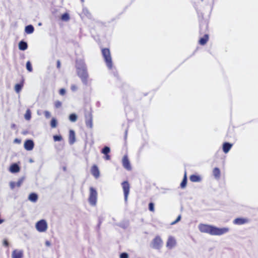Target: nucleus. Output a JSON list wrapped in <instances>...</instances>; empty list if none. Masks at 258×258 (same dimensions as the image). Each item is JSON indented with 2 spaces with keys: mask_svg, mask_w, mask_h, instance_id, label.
Returning a JSON list of instances; mask_svg holds the SVG:
<instances>
[{
  "mask_svg": "<svg viewBox=\"0 0 258 258\" xmlns=\"http://www.w3.org/2000/svg\"><path fill=\"white\" fill-rule=\"evenodd\" d=\"M199 229L202 233H208L211 235H221L229 231V228L228 227L218 228L204 224H200L199 225Z\"/></svg>",
  "mask_w": 258,
  "mask_h": 258,
  "instance_id": "1",
  "label": "nucleus"
},
{
  "mask_svg": "<svg viewBox=\"0 0 258 258\" xmlns=\"http://www.w3.org/2000/svg\"><path fill=\"white\" fill-rule=\"evenodd\" d=\"M76 68L77 74L80 78L82 83L84 85H87L88 83V74L87 67L84 61L81 59L77 60L76 61Z\"/></svg>",
  "mask_w": 258,
  "mask_h": 258,
  "instance_id": "2",
  "label": "nucleus"
},
{
  "mask_svg": "<svg viewBox=\"0 0 258 258\" xmlns=\"http://www.w3.org/2000/svg\"><path fill=\"white\" fill-rule=\"evenodd\" d=\"M102 53L107 66L109 69H111L112 67V62L109 49H102Z\"/></svg>",
  "mask_w": 258,
  "mask_h": 258,
  "instance_id": "3",
  "label": "nucleus"
},
{
  "mask_svg": "<svg viewBox=\"0 0 258 258\" xmlns=\"http://www.w3.org/2000/svg\"><path fill=\"white\" fill-rule=\"evenodd\" d=\"M163 243V240L161 237L159 235H157L152 240L151 244L153 248L160 249L162 247Z\"/></svg>",
  "mask_w": 258,
  "mask_h": 258,
  "instance_id": "4",
  "label": "nucleus"
},
{
  "mask_svg": "<svg viewBox=\"0 0 258 258\" xmlns=\"http://www.w3.org/2000/svg\"><path fill=\"white\" fill-rule=\"evenodd\" d=\"M97 199V192L93 187L90 188V194L89 197V202L91 205H96Z\"/></svg>",
  "mask_w": 258,
  "mask_h": 258,
  "instance_id": "5",
  "label": "nucleus"
},
{
  "mask_svg": "<svg viewBox=\"0 0 258 258\" xmlns=\"http://www.w3.org/2000/svg\"><path fill=\"white\" fill-rule=\"evenodd\" d=\"M47 228V224L45 220H41L36 223V228L39 232H45Z\"/></svg>",
  "mask_w": 258,
  "mask_h": 258,
  "instance_id": "6",
  "label": "nucleus"
},
{
  "mask_svg": "<svg viewBox=\"0 0 258 258\" xmlns=\"http://www.w3.org/2000/svg\"><path fill=\"white\" fill-rule=\"evenodd\" d=\"M121 186L123 191L124 201L126 202L130 193V185L127 181H124L121 183Z\"/></svg>",
  "mask_w": 258,
  "mask_h": 258,
  "instance_id": "7",
  "label": "nucleus"
},
{
  "mask_svg": "<svg viewBox=\"0 0 258 258\" xmlns=\"http://www.w3.org/2000/svg\"><path fill=\"white\" fill-rule=\"evenodd\" d=\"M122 164L123 167L127 170L130 171L132 170V166L127 155L123 156L122 160Z\"/></svg>",
  "mask_w": 258,
  "mask_h": 258,
  "instance_id": "8",
  "label": "nucleus"
},
{
  "mask_svg": "<svg viewBox=\"0 0 258 258\" xmlns=\"http://www.w3.org/2000/svg\"><path fill=\"white\" fill-rule=\"evenodd\" d=\"M85 123L88 127L92 128L93 126L92 115L90 112H87L85 114Z\"/></svg>",
  "mask_w": 258,
  "mask_h": 258,
  "instance_id": "9",
  "label": "nucleus"
},
{
  "mask_svg": "<svg viewBox=\"0 0 258 258\" xmlns=\"http://www.w3.org/2000/svg\"><path fill=\"white\" fill-rule=\"evenodd\" d=\"M176 244L175 238L172 236H169L166 242V247L169 249H171L175 246Z\"/></svg>",
  "mask_w": 258,
  "mask_h": 258,
  "instance_id": "10",
  "label": "nucleus"
},
{
  "mask_svg": "<svg viewBox=\"0 0 258 258\" xmlns=\"http://www.w3.org/2000/svg\"><path fill=\"white\" fill-rule=\"evenodd\" d=\"M248 220L244 218H237L234 220L233 223L235 225H242L248 223Z\"/></svg>",
  "mask_w": 258,
  "mask_h": 258,
  "instance_id": "11",
  "label": "nucleus"
},
{
  "mask_svg": "<svg viewBox=\"0 0 258 258\" xmlns=\"http://www.w3.org/2000/svg\"><path fill=\"white\" fill-rule=\"evenodd\" d=\"M23 256V252L21 250L15 249L12 251V258H22Z\"/></svg>",
  "mask_w": 258,
  "mask_h": 258,
  "instance_id": "12",
  "label": "nucleus"
},
{
  "mask_svg": "<svg viewBox=\"0 0 258 258\" xmlns=\"http://www.w3.org/2000/svg\"><path fill=\"white\" fill-rule=\"evenodd\" d=\"M76 141L75 133L73 130H71L69 132V144L72 145Z\"/></svg>",
  "mask_w": 258,
  "mask_h": 258,
  "instance_id": "13",
  "label": "nucleus"
},
{
  "mask_svg": "<svg viewBox=\"0 0 258 258\" xmlns=\"http://www.w3.org/2000/svg\"><path fill=\"white\" fill-rule=\"evenodd\" d=\"M91 173L95 177L98 178L99 176L100 172L98 167L96 165L92 166L91 169Z\"/></svg>",
  "mask_w": 258,
  "mask_h": 258,
  "instance_id": "14",
  "label": "nucleus"
},
{
  "mask_svg": "<svg viewBox=\"0 0 258 258\" xmlns=\"http://www.w3.org/2000/svg\"><path fill=\"white\" fill-rule=\"evenodd\" d=\"M110 148L108 146H105V147L102 149V153H103L105 156V159L108 160L110 159V156L108 155L110 152Z\"/></svg>",
  "mask_w": 258,
  "mask_h": 258,
  "instance_id": "15",
  "label": "nucleus"
},
{
  "mask_svg": "<svg viewBox=\"0 0 258 258\" xmlns=\"http://www.w3.org/2000/svg\"><path fill=\"white\" fill-rule=\"evenodd\" d=\"M189 179L191 182H200L202 180L201 176L197 174H192L189 176Z\"/></svg>",
  "mask_w": 258,
  "mask_h": 258,
  "instance_id": "16",
  "label": "nucleus"
},
{
  "mask_svg": "<svg viewBox=\"0 0 258 258\" xmlns=\"http://www.w3.org/2000/svg\"><path fill=\"white\" fill-rule=\"evenodd\" d=\"M10 171L12 173H17L20 171V167L18 165L14 163L10 166Z\"/></svg>",
  "mask_w": 258,
  "mask_h": 258,
  "instance_id": "17",
  "label": "nucleus"
},
{
  "mask_svg": "<svg viewBox=\"0 0 258 258\" xmlns=\"http://www.w3.org/2000/svg\"><path fill=\"white\" fill-rule=\"evenodd\" d=\"M28 45L27 43L24 41H21L19 43V48L21 50H25L27 49Z\"/></svg>",
  "mask_w": 258,
  "mask_h": 258,
  "instance_id": "18",
  "label": "nucleus"
},
{
  "mask_svg": "<svg viewBox=\"0 0 258 258\" xmlns=\"http://www.w3.org/2000/svg\"><path fill=\"white\" fill-rule=\"evenodd\" d=\"M209 39V36L208 34H205L204 37L201 38L199 40V43L201 45H205L207 42L208 41Z\"/></svg>",
  "mask_w": 258,
  "mask_h": 258,
  "instance_id": "19",
  "label": "nucleus"
},
{
  "mask_svg": "<svg viewBox=\"0 0 258 258\" xmlns=\"http://www.w3.org/2000/svg\"><path fill=\"white\" fill-rule=\"evenodd\" d=\"M34 29L32 25H29L25 27V31L27 34H31L34 32Z\"/></svg>",
  "mask_w": 258,
  "mask_h": 258,
  "instance_id": "20",
  "label": "nucleus"
},
{
  "mask_svg": "<svg viewBox=\"0 0 258 258\" xmlns=\"http://www.w3.org/2000/svg\"><path fill=\"white\" fill-rule=\"evenodd\" d=\"M220 170L218 168L215 167L214 168L213 173L216 178H219L220 176Z\"/></svg>",
  "mask_w": 258,
  "mask_h": 258,
  "instance_id": "21",
  "label": "nucleus"
},
{
  "mask_svg": "<svg viewBox=\"0 0 258 258\" xmlns=\"http://www.w3.org/2000/svg\"><path fill=\"white\" fill-rule=\"evenodd\" d=\"M187 183V176H186V172H185L183 178L182 179V182L180 183V187L182 188H184L186 187Z\"/></svg>",
  "mask_w": 258,
  "mask_h": 258,
  "instance_id": "22",
  "label": "nucleus"
},
{
  "mask_svg": "<svg viewBox=\"0 0 258 258\" xmlns=\"http://www.w3.org/2000/svg\"><path fill=\"white\" fill-rule=\"evenodd\" d=\"M29 199L33 202H35L38 199V196L36 194L31 193L29 196Z\"/></svg>",
  "mask_w": 258,
  "mask_h": 258,
  "instance_id": "23",
  "label": "nucleus"
},
{
  "mask_svg": "<svg viewBox=\"0 0 258 258\" xmlns=\"http://www.w3.org/2000/svg\"><path fill=\"white\" fill-rule=\"evenodd\" d=\"M25 119L27 120H29L31 117V112L29 109H28L24 115Z\"/></svg>",
  "mask_w": 258,
  "mask_h": 258,
  "instance_id": "24",
  "label": "nucleus"
},
{
  "mask_svg": "<svg viewBox=\"0 0 258 258\" xmlns=\"http://www.w3.org/2000/svg\"><path fill=\"white\" fill-rule=\"evenodd\" d=\"M23 86V83L16 84V85L15 86V91L17 93H19L21 91Z\"/></svg>",
  "mask_w": 258,
  "mask_h": 258,
  "instance_id": "25",
  "label": "nucleus"
},
{
  "mask_svg": "<svg viewBox=\"0 0 258 258\" xmlns=\"http://www.w3.org/2000/svg\"><path fill=\"white\" fill-rule=\"evenodd\" d=\"M69 119L72 122H75L77 119V115L75 113H72L70 115Z\"/></svg>",
  "mask_w": 258,
  "mask_h": 258,
  "instance_id": "26",
  "label": "nucleus"
},
{
  "mask_svg": "<svg viewBox=\"0 0 258 258\" xmlns=\"http://www.w3.org/2000/svg\"><path fill=\"white\" fill-rule=\"evenodd\" d=\"M57 120L55 118H52L50 122V126L52 128H55L57 126Z\"/></svg>",
  "mask_w": 258,
  "mask_h": 258,
  "instance_id": "27",
  "label": "nucleus"
},
{
  "mask_svg": "<svg viewBox=\"0 0 258 258\" xmlns=\"http://www.w3.org/2000/svg\"><path fill=\"white\" fill-rule=\"evenodd\" d=\"M61 19L63 21H68L70 20V16L68 13H64L61 16Z\"/></svg>",
  "mask_w": 258,
  "mask_h": 258,
  "instance_id": "28",
  "label": "nucleus"
},
{
  "mask_svg": "<svg viewBox=\"0 0 258 258\" xmlns=\"http://www.w3.org/2000/svg\"><path fill=\"white\" fill-rule=\"evenodd\" d=\"M53 138L55 142L60 141L62 140V138L60 135H54L53 136Z\"/></svg>",
  "mask_w": 258,
  "mask_h": 258,
  "instance_id": "29",
  "label": "nucleus"
},
{
  "mask_svg": "<svg viewBox=\"0 0 258 258\" xmlns=\"http://www.w3.org/2000/svg\"><path fill=\"white\" fill-rule=\"evenodd\" d=\"M26 69L30 72L32 71V67L29 61H28L26 63Z\"/></svg>",
  "mask_w": 258,
  "mask_h": 258,
  "instance_id": "30",
  "label": "nucleus"
},
{
  "mask_svg": "<svg viewBox=\"0 0 258 258\" xmlns=\"http://www.w3.org/2000/svg\"><path fill=\"white\" fill-rule=\"evenodd\" d=\"M24 145H34V143L31 140H27L25 141Z\"/></svg>",
  "mask_w": 258,
  "mask_h": 258,
  "instance_id": "31",
  "label": "nucleus"
},
{
  "mask_svg": "<svg viewBox=\"0 0 258 258\" xmlns=\"http://www.w3.org/2000/svg\"><path fill=\"white\" fill-rule=\"evenodd\" d=\"M232 146H223V150L225 153H227L230 150Z\"/></svg>",
  "mask_w": 258,
  "mask_h": 258,
  "instance_id": "32",
  "label": "nucleus"
},
{
  "mask_svg": "<svg viewBox=\"0 0 258 258\" xmlns=\"http://www.w3.org/2000/svg\"><path fill=\"white\" fill-rule=\"evenodd\" d=\"M149 209L151 212L154 211V205L153 203H150L149 204Z\"/></svg>",
  "mask_w": 258,
  "mask_h": 258,
  "instance_id": "33",
  "label": "nucleus"
},
{
  "mask_svg": "<svg viewBox=\"0 0 258 258\" xmlns=\"http://www.w3.org/2000/svg\"><path fill=\"white\" fill-rule=\"evenodd\" d=\"M44 114L46 118H49L51 116V114L48 111L45 110L44 111Z\"/></svg>",
  "mask_w": 258,
  "mask_h": 258,
  "instance_id": "34",
  "label": "nucleus"
},
{
  "mask_svg": "<svg viewBox=\"0 0 258 258\" xmlns=\"http://www.w3.org/2000/svg\"><path fill=\"white\" fill-rule=\"evenodd\" d=\"M61 102L59 101H56L55 102L54 105L56 108H58L61 106Z\"/></svg>",
  "mask_w": 258,
  "mask_h": 258,
  "instance_id": "35",
  "label": "nucleus"
},
{
  "mask_svg": "<svg viewBox=\"0 0 258 258\" xmlns=\"http://www.w3.org/2000/svg\"><path fill=\"white\" fill-rule=\"evenodd\" d=\"M120 258H128V255L127 253L123 252L120 254Z\"/></svg>",
  "mask_w": 258,
  "mask_h": 258,
  "instance_id": "36",
  "label": "nucleus"
},
{
  "mask_svg": "<svg viewBox=\"0 0 258 258\" xmlns=\"http://www.w3.org/2000/svg\"><path fill=\"white\" fill-rule=\"evenodd\" d=\"M3 245L6 247H8L9 243L7 239H4L3 242Z\"/></svg>",
  "mask_w": 258,
  "mask_h": 258,
  "instance_id": "37",
  "label": "nucleus"
},
{
  "mask_svg": "<svg viewBox=\"0 0 258 258\" xmlns=\"http://www.w3.org/2000/svg\"><path fill=\"white\" fill-rule=\"evenodd\" d=\"M66 90L63 88H62L59 90V94L60 95H64L66 94Z\"/></svg>",
  "mask_w": 258,
  "mask_h": 258,
  "instance_id": "38",
  "label": "nucleus"
},
{
  "mask_svg": "<svg viewBox=\"0 0 258 258\" xmlns=\"http://www.w3.org/2000/svg\"><path fill=\"white\" fill-rule=\"evenodd\" d=\"M77 87L75 85H72L71 86V90L73 91H76L77 90Z\"/></svg>",
  "mask_w": 258,
  "mask_h": 258,
  "instance_id": "39",
  "label": "nucleus"
},
{
  "mask_svg": "<svg viewBox=\"0 0 258 258\" xmlns=\"http://www.w3.org/2000/svg\"><path fill=\"white\" fill-rule=\"evenodd\" d=\"M14 143L15 144H20L21 143V140L19 139H15L14 141Z\"/></svg>",
  "mask_w": 258,
  "mask_h": 258,
  "instance_id": "40",
  "label": "nucleus"
},
{
  "mask_svg": "<svg viewBox=\"0 0 258 258\" xmlns=\"http://www.w3.org/2000/svg\"><path fill=\"white\" fill-rule=\"evenodd\" d=\"M25 149L28 151H30L33 149L34 146H24Z\"/></svg>",
  "mask_w": 258,
  "mask_h": 258,
  "instance_id": "41",
  "label": "nucleus"
},
{
  "mask_svg": "<svg viewBox=\"0 0 258 258\" xmlns=\"http://www.w3.org/2000/svg\"><path fill=\"white\" fill-rule=\"evenodd\" d=\"M180 218H181L180 216H179L177 217V218L176 219V220L175 221H174V222H173L172 223V224H175L176 222H177L178 221H179L180 220Z\"/></svg>",
  "mask_w": 258,
  "mask_h": 258,
  "instance_id": "42",
  "label": "nucleus"
},
{
  "mask_svg": "<svg viewBox=\"0 0 258 258\" xmlns=\"http://www.w3.org/2000/svg\"><path fill=\"white\" fill-rule=\"evenodd\" d=\"M16 186V182H13L11 183V187L12 188H14Z\"/></svg>",
  "mask_w": 258,
  "mask_h": 258,
  "instance_id": "43",
  "label": "nucleus"
},
{
  "mask_svg": "<svg viewBox=\"0 0 258 258\" xmlns=\"http://www.w3.org/2000/svg\"><path fill=\"white\" fill-rule=\"evenodd\" d=\"M21 183H22L21 181H19L18 182H16V186L18 187H19L21 185Z\"/></svg>",
  "mask_w": 258,
  "mask_h": 258,
  "instance_id": "44",
  "label": "nucleus"
},
{
  "mask_svg": "<svg viewBox=\"0 0 258 258\" xmlns=\"http://www.w3.org/2000/svg\"><path fill=\"white\" fill-rule=\"evenodd\" d=\"M222 145L226 146V145H233L232 144H230V143H228V142H224V143H223Z\"/></svg>",
  "mask_w": 258,
  "mask_h": 258,
  "instance_id": "45",
  "label": "nucleus"
},
{
  "mask_svg": "<svg viewBox=\"0 0 258 258\" xmlns=\"http://www.w3.org/2000/svg\"><path fill=\"white\" fill-rule=\"evenodd\" d=\"M60 66V62L59 60H57V68H59Z\"/></svg>",
  "mask_w": 258,
  "mask_h": 258,
  "instance_id": "46",
  "label": "nucleus"
},
{
  "mask_svg": "<svg viewBox=\"0 0 258 258\" xmlns=\"http://www.w3.org/2000/svg\"><path fill=\"white\" fill-rule=\"evenodd\" d=\"M45 244H46V246H49L50 245V242L49 241H46L45 242Z\"/></svg>",
  "mask_w": 258,
  "mask_h": 258,
  "instance_id": "47",
  "label": "nucleus"
},
{
  "mask_svg": "<svg viewBox=\"0 0 258 258\" xmlns=\"http://www.w3.org/2000/svg\"><path fill=\"white\" fill-rule=\"evenodd\" d=\"M4 222V220L0 219V224H2Z\"/></svg>",
  "mask_w": 258,
  "mask_h": 258,
  "instance_id": "48",
  "label": "nucleus"
},
{
  "mask_svg": "<svg viewBox=\"0 0 258 258\" xmlns=\"http://www.w3.org/2000/svg\"><path fill=\"white\" fill-rule=\"evenodd\" d=\"M127 132V130H125V137L126 136Z\"/></svg>",
  "mask_w": 258,
  "mask_h": 258,
  "instance_id": "49",
  "label": "nucleus"
},
{
  "mask_svg": "<svg viewBox=\"0 0 258 258\" xmlns=\"http://www.w3.org/2000/svg\"><path fill=\"white\" fill-rule=\"evenodd\" d=\"M37 114H38V115H40V112H39L38 111L37 112Z\"/></svg>",
  "mask_w": 258,
  "mask_h": 258,
  "instance_id": "50",
  "label": "nucleus"
},
{
  "mask_svg": "<svg viewBox=\"0 0 258 258\" xmlns=\"http://www.w3.org/2000/svg\"><path fill=\"white\" fill-rule=\"evenodd\" d=\"M81 1H82V2H84V0H81Z\"/></svg>",
  "mask_w": 258,
  "mask_h": 258,
  "instance_id": "51",
  "label": "nucleus"
}]
</instances>
